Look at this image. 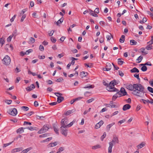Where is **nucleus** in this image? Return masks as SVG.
<instances>
[{
	"instance_id": "1",
	"label": "nucleus",
	"mask_w": 153,
	"mask_h": 153,
	"mask_svg": "<svg viewBox=\"0 0 153 153\" xmlns=\"http://www.w3.org/2000/svg\"><path fill=\"white\" fill-rule=\"evenodd\" d=\"M126 88L132 91V94L135 96L141 97L144 96L145 88L143 85L140 83L130 84L126 86Z\"/></svg>"
},
{
	"instance_id": "2",
	"label": "nucleus",
	"mask_w": 153,
	"mask_h": 153,
	"mask_svg": "<svg viewBox=\"0 0 153 153\" xmlns=\"http://www.w3.org/2000/svg\"><path fill=\"white\" fill-rule=\"evenodd\" d=\"M113 82H111L109 85L106 87V89L109 91L114 92L118 91L117 89L114 87V84Z\"/></svg>"
},
{
	"instance_id": "3",
	"label": "nucleus",
	"mask_w": 153,
	"mask_h": 153,
	"mask_svg": "<svg viewBox=\"0 0 153 153\" xmlns=\"http://www.w3.org/2000/svg\"><path fill=\"white\" fill-rule=\"evenodd\" d=\"M68 119L66 118L62 119L60 122L61 127H65L68 128Z\"/></svg>"
},
{
	"instance_id": "4",
	"label": "nucleus",
	"mask_w": 153,
	"mask_h": 153,
	"mask_svg": "<svg viewBox=\"0 0 153 153\" xmlns=\"http://www.w3.org/2000/svg\"><path fill=\"white\" fill-rule=\"evenodd\" d=\"M4 64L6 65H9L11 62V59L10 57L8 55H6L2 60Z\"/></svg>"
},
{
	"instance_id": "5",
	"label": "nucleus",
	"mask_w": 153,
	"mask_h": 153,
	"mask_svg": "<svg viewBox=\"0 0 153 153\" xmlns=\"http://www.w3.org/2000/svg\"><path fill=\"white\" fill-rule=\"evenodd\" d=\"M49 129V126L48 125H44L43 127L38 132V134L43 133L46 132Z\"/></svg>"
},
{
	"instance_id": "6",
	"label": "nucleus",
	"mask_w": 153,
	"mask_h": 153,
	"mask_svg": "<svg viewBox=\"0 0 153 153\" xmlns=\"http://www.w3.org/2000/svg\"><path fill=\"white\" fill-rule=\"evenodd\" d=\"M67 127H60V131L62 134L65 136L66 137L68 135V130Z\"/></svg>"
},
{
	"instance_id": "7",
	"label": "nucleus",
	"mask_w": 153,
	"mask_h": 153,
	"mask_svg": "<svg viewBox=\"0 0 153 153\" xmlns=\"http://www.w3.org/2000/svg\"><path fill=\"white\" fill-rule=\"evenodd\" d=\"M54 94L58 98H57V102L58 103H60L64 99V98L62 97H59L62 95V94L56 92L54 93Z\"/></svg>"
},
{
	"instance_id": "8",
	"label": "nucleus",
	"mask_w": 153,
	"mask_h": 153,
	"mask_svg": "<svg viewBox=\"0 0 153 153\" xmlns=\"http://www.w3.org/2000/svg\"><path fill=\"white\" fill-rule=\"evenodd\" d=\"M9 113L13 116H15L17 113V111L15 108H13L12 111H10Z\"/></svg>"
},
{
	"instance_id": "9",
	"label": "nucleus",
	"mask_w": 153,
	"mask_h": 153,
	"mask_svg": "<svg viewBox=\"0 0 153 153\" xmlns=\"http://www.w3.org/2000/svg\"><path fill=\"white\" fill-rule=\"evenodd\" d=\"M104 122L103 121L101 120L99 123H97L95 126V128L96 129L99 128L100 126L103 125Z\"/></svg>"
},
{
	"instance_id": "10",
	"label": "nucleus",
	"mask_w": 153,
	"mask_h": 153,
	"mask_svg": "<svg viewBox=\"0 0 153 153\" xmlns=\"http://www.w3.org/2000/svg\"><path fill=\"white\" fill-rule=\"evenodd\" d=\"M23 149L22 147L15 148L12 150L11 152L12 153H14L16 152H20Z\"/></svg>"
},
{
	"instance_id": "11",
	"label": "nucleus",
	"mask_w": 153,
	"mask_h": 153,
	"mask_svg": "<svg viewBox=\"0 0 153 153\" xmlns=\"http://www.w3.org/2000/svg\"><path fill=\"white\" fill-rule=\"evenodd\" d=\"M110 142H112V143L113 144H115L116 143H119V140L118 138L117 137H114L112 141Z\"/></svg>"
},
{
	"instance_id": "12",
	"label": "nucleus",
	"mask_w": 153,
	"mask_h": 153,
	"mask_svg": "<svg viewBox=\"0 0 153 153\" xmlns=\"http://www.w3.org/2000/svg\"><path fill=\"white\" fill-rule=\"evenodd\" d=\"M75 111V110L74 109L68 110L64 113V114L66 116H68L74 112Z\"/></svg>"
},
{
	"instance_id": "13",
	"label": "nucleus",
	"mask_w": 153,
	"mask_h": 153,
	"mask_svg": "<svg viewBox=\"0 0 153 153\" xmlns=\"http://www.w3.org/2000/svg\"><path fill=\"white\" fill-rule=\"evenodd\" d=\"M131 107V106L130 105L126 104L123 106V111H125L130 109Z\"/></svg>"
},
{
	"instance_id": "14",
	"label": "nucleus",
	"mask_w": 153,
	"mask_h": 153,
	"mask_svg": "<svg viewBox=\"0 0 153 153\" xmlns=\"http://www.w3.org/2000/svg\"><path fill=\"white\" fill-rule=\"evenodd\" d=\"M88 74L87 72H86L84 71H82L80 73V76L82 78H83L84 77H85L87 76Z\"/></svg>"
},
{
	"instance_id": "15",
	"label": "nucleus",
	"mask_w": 153,
	"mask_h": 153,
	"mask_svg": "<svg viewBox=\"0 0 153 153\" xmlns=\"http://www.w3.org/2000/svg\"><path fill=\"white\" fill-rule=\"evenodd\" d=\"M109 146L108 148V153H111L112 152V149L113 146V144L112 143V142H109Z\"/></svg>"
},
{
	"instance_id": "16",
	"label": "nucleus",
	"mask_w": 153,
	"mask_h": 153,
	"mask_svg": "<svg viewBox=\"0 0 153 153\" xmlns=\"http://www.w3.org/2000/svg\"><path fill=\"white\" fill-rule=\"evenodd\" d=\"M120 91L121 93L122 94L123 96H125L127 95V93L124 88H121Z\"/></svg>"
},
{
	"instance_id": "17",
	"label": "nucleus",
	"mask_w": 153,
	"mask_h": 153,
	"mask_svg": "<svg viewBox=\"0 0 153 153\" xmlns=\"http://www.w3.org/2000/svg\"><path fill=\"white\" fill-rule=\"evenodd\" d=\"M64 18L63 17H62L58 21L54 22V24H56L57 26H59V24H61L63 21Z\"/></svg>"
},
{
	"instance_id": "18",
	"label": "nucleus",
	"mask_w": 153,
	"mask_h": 153,
	"mask_svg": "<svg viewBox=\"0 0 153 153\" xmlns=\"http://www.w3.org/2000/svg\"><path fill=\"white\" fill-rule=\"evenodd\" d=\"M115 123L114 122H113L111 124H110L106 126V130L107 131H109L110 129V128L114 125L115 124Z\"/></svg>"
},
{
	"instance_id": "19",
	"label": "nucleus",
	"mask_w": 153,
	"mask_h": 153,
	"mask_svg": "<svg viewBox=\"0 0 153 153\" xmlns=\"http://www.w3.org/2000/svg\"><path fill=\"white\" fill-rule=\"evenodd\" d=\"M152 101H150L148 100H145L143 99H141L140 101L141 102L142 101L143 102V103H144V104H146V102H145V101H146L148 103H150L151 104H153V100L152 99Z\"/></svg>"
},
{
	"instance_id": "20",
	"label": "nucleus",
	"mask_w": 153,
	"mask_h": 153,
	"mask_svg": "<svg viewBox=\"0 0 153 153\" xmlns=\"http://www.w3.org/2000/svg\"><path fill=\"white\" fill-rule=\"evenodd\" d=\"M145 145V143L143 142L141 143L140 144L138 145L137 146V148H138V149H140L143 147H144Z\"/></svg>"
},
{
	"instance_id": "21",
	"label": "nucleus",
	"mask_w": 153,
	"mask_h": 153,
	"mask_svg": "<svg viewBox=\"0 0 153 153\" xmlns=\"http://www.w3.org/2000/svg\"><path fill=\"white\" fill-rule=\"evenodd\" d=\"M130 72L131 73H138L139 71L137 68L134 67L130 70Z\"/></svg>"
},
{
	"instance_id": "22",
	"label": "nucleus",
	"mask_w": 153,
	"mask_h": 153,
	"mask_svg": "<svg viewBox=\"0 0 153 153\" xmlns=\"http://www.w3.org/2000/svg\"><path fill=\"white\" fill-rule=\"evenodd\" d=\"M23 128V127H21L19 129H18L16 131V132L17 133H20V132H24V129H25L26 128Z\"/></svg>"
},
{
	"instance_id": "23",
	"label": "nucleus",
	"mask_w": 153,
	"mask_h": 153,
	"mask_svg": "<svg viewBox=\"0 0 153 153\" xmlns=\"http://www.w3.org/2000/svg\"><path fill=\"white\" fill-rule=\"evenodd\" d=\"M5 43V38L2 37L0 39V44H1V46H2Z\"/></svg>"
},
{
	"instance_id": "24",
	"label": "nucleus",
	"mask_w": 153,
	"mask_h": 153,
	"mask_svg": "<svg viewBox=\"0 0 153 153\" xmlns=\"http://www.w3.org/2000/svg\"><path fill=\"white\" fill-rule=\"evenodd\" d=\"M130 45H135L137 43V42L134 40H130Z\"/></svg>"
},
{
	"instance_id": "25",
	"label": "nucleus",
	"mask_w": 153,
	"mask_h": 153,
	"mask_svg": "<svg viewBox=\"0 0 153 153\" xmlns=\"http://www.w3.org/2000/svg\"><path fill=\"white\" fill-rule=\"evenodd\" d=\"M106 67L108 68V70L110 71L111 68V65L110 63H107L106 65Z\"/></svg>"
},
{
	"instance_id": "26",
	"label": "nucleus",
	"mask_w": 153,
	"mask_h": 153,
	"mask_svg": "<svg viewBox=\"0 0 153 153\" xmlns=\"http://www.w3.org/2000/svg\"><path fill=\"white\" fill-rule=\"evenodd\" d=\"M125 36L124 35H122L120 38V42L121 43L124 42L125 41Z\"/></svg>"
},
{
	"instance_id": "27",
	"label": "nucleus",
	"mask_w": 153,
	"mask_h": 153,
	"mask_svg": "<svg viewBox=\"0 0 153 153\" xmlns=\"http://www.w3.org/2000/svg\"><path fill=\"white\" fill-rule=\"evenodd\" d=\"M116 103H113V101L110 102V106L111 108H115L117 107Z\"/></svg>"
},
{
	"instance_id": "28",
	"label": "nucleus",
	"mask_w": 153,
	"mask_h": 153,
	"mask_svg": "<svg viewBox=\"0 0 153 153\" xmlns=\"http://www.w3.org/2000/svg\"><path fill=\"white\" fill-rule=\"evenodd\" d=\"M101 147V146L100 145H97L96 146H92V148L93 149H97L100 148Z\"/></svg>"
},
{
	"instance_id": "29",
	"label": "nucleus",
	"mask_w": 153,
	"mask_h": 153,
	"mask_svg": "<svg viewBox=\"0 0 153 153\" xmlns=\"http://www.w3.org/2000/svg\"><path fill=\"white\" fill-rule=\"evenodd\" d=\"M112 38H113L112 36L110 33H109L108 35H107L106 36L107 40H110Z\"/></svg>"
},
{
	"instance_id": "30",
	"label": "nucleus",
	"mask_w": 153,
	"mask_h": 153,
	"mask_svg": "<svg viewBox=\"0 0 153 153\" xmlns=\"http://www.w3.org/2000/svg\"><path fill=\"white\" fill-rule=\"evenodd\" d=\"M53 128L54 129V130L55 131V132H56V133L57 134H59V130L57 128H56L55 126H53Z\"/></svg>"
},
{
	"instance_id": "31",
	"label": "nucleus",
	"mask_w": 153,
	"mask_h": 153,
	"mask_svg": "<svg viewBox=\"0 0 153 153\" xmlns=\"http://www.w3.org/2000/svg\"><path fill=\"white\" fill-rule=\"evenodd\" d=\"M32 149V148L31 147L25 149L23 150V151H22V152H23V153H27V152H28V151H29L31 149Z\"/></svg>"
},
{
	"instance_id": "32",
	"label": "nucleus",
	"mask_w": 153,
	"mask_h": 153,
	"mask_svg": "<svg viewBox=\"0 0 153 153\" xmlns=\"http://www.w3.org/2000/svg\"><path fill=\"white\" fill-rule=\"evenodd\" d=\"M49 145L50 147H53L57 145V142H54L53 143H50Z\"/></svg>"
},
{
	"instance_id": "33",
	"label": "nucleus",
	"mask_w": 153,
	"mask_h": 153,
	"mask_svg": "<svg viewBox=\"0 0 153 153\" xmlns=\"http://www.w3.org/2000/svg\"><path fill=\"white\" fill-rule=\"evenodd\" d=\"M36 128L35 127H33L32 126H30V127H27V128H25L27 129H28L30 130V131H33L34 130H35Z\"/></svg>"
},
{
	"instance_id": "34",
	"label": "nucleus",
	"mask_w": 153,
	"mask_h": 153,
	"mask_svg": "<svg viewBox=\"0 0 153 153\" xmlns=\"http://www.w3.org/2000/svg\"><path fill=\"white\" fill-rule=\"evenodd\" d=\"M118 63L119 65H121L123 64V61L121 59H118Z\"/></svg>"
},
{
	"instance_id": "35",
	"label": "nucleus",
	"mask_w": 153,
	"mask_h": 153,
	"mask_svg": "<svg viewBox=\"0 0 153 153\" xmlns=\"http://www.w3.org/2000/svg\"><path fill=\"white\" fill-rule=\"evenodd\" d=\"M64 150V148L63 147H61L58 149V151L56 153H60L61 152H62Z\"/></svg>"
},
{
	"instance_id": "36",
	"label": "nucleus",
	"mask_w": 153,
	"mask_h": 153,
	"mask_svg": "<svg viewBox=\"0 0 153 153\" xmlns=\"http://www.w3.org/2000/svg\"><path fill=\"white\" fill-rule=\"evenodd\" d=\"M142 53H144L145 55L147 54L148 53L147 51H145V49L144 48H142L140 49Z\"/></svg>"
},
{
	"instance_id": "37",
	"label": "nucleus",
	"mask_w": 153,
	"mask_h": 153,
	"mask_svg": "<svg viewBox=\"0 0 153 153\" xmlns=\"http://www.w3.org/2000/svg\"><path fill=\"white\" fill-rule=\"evenodd\" d=\"M117 90L118 91H116V92H117V93H116V94L117 95H118V97H121V96H122V94L121 93L120 91H119V90L117 89Z\"/></svg>"
},
{
	"instance_id": "38",
	"label": "nucleus",
	"mask_w": 153,
	"mask_h": 153,
	"mask_svg": "<svg viewBox=\"0 0 153 153\" xmlns=\"http://www.w3.org/2000/svg\"><path fill=\"white\" fill-rule=\"evenodd\" d=\"M94 87V86L93 85H89L88 86H85L84 87V88H93Z\"/></svg>"
},
{
	"instance_id": "39",
	"label": "nucleus",
	"mask_w": 153,
	"mask_h": 153,
	"mask_svg": "<svg viewBox=\"0 0 153 153\" xmlns=\"http://www.w3.org/2000/svg\"><path fill=\"white\" fill-rule=\"evenodd\" d=\"M75 123V121L74 120L70 123H68V128L71 127Z\"/></svg>"
},
{
	"instance_id": "40",
	"label": "nucleus",
	"mask_w": 153,
	"mask_h": 153,
	"mask_svg": "<svg viewBox=\"0 0 153 153\" xmlns=\"http://www.w3.org/2000/svg\"><path fill=\"white\" fill-rule=\"evenodd\" d=\"M35 42V39L33 37H30V38L29 42L30 43H33Z\"/></svg>"
},
{
	"instance_id": "41",
	"label": "nucleus",
	"mask_w": 153,
	"mask_h": 153,
	"mask_svg": "<svg viewBox=\"0 0 153 153\" xmlns=\"http://www.w3.org/2000/svg\"><path fill=\"white\" fill-rule=\"evenodd\" d=\"M13 36V35H12L9 36L7 39V41L8 42H10L11 41L12 38Z\"/></svg>"
},
{
	"instance_id": "42",
	"label": "nucleus",
	"mask_w": 153,
	"mask_h": 153,
	"mask_svg": "<svg viewBox=\"0 0 153 153\" xmlns=\"http://www.w3.org/2000/svg\"><path fill=\"white\" fill-rule=\"evenodd\" d=\"M141 70L142 71H145L147 70V67L145 65L143 66L141 68Z\"/></svg>"
},
{
	"instance_id": "43",
	"label": "nucleus",
	"mask_w": 153,
	"mask_h": 153,
	"mask_svg": "<svg viewBox=\"0 0 153 153\" xmlns=\"http://www.w3.org/2000/svg\"><path fill=\"white\" fill-rule=\"evenodd\" d=\"M147 89L149 92L152 93H153V88L150 87H148Z\"/></svg>"
},
{
	"instance_id": "44",
	"label": "nucleus",
	"mask_w": 153,
	"mask_h": 153,
	"mask_svg": "<svg viewBox=\"0 0 153 153\" xmlns=\"http://www.w3.org/2000/svg\"><path fill=\"white\" fill-rule=\"evenodd\" d=\"M21 108L22 109H23L25 111H27L29 110V108L27 107L23 106L21 107Z\"/></svg>"
},
{
	"instance_id": "45",
	"label": "nucleus",
	"mask_w": 153,
	"mask_h": 153,
	"mask_svg": "<svg viewBox=\"0 0 153 153\" xmlns=\"http://www.w3.org/2000/svg\"><path fill=\"white\" fill-rule=\"evenodd\" d=\"M143 59V57L142 56H140L137 59V60H138L139 61L138 62V63H140L141 62V60Z\"/></svg>"
},
{
	"instance_id": "46",
	"label": "nucleus",
	"mask_w": 153,
	"mask_h": 153,
	"mask_svg": "<svg viewBox=\"0 0 153 153\" xmlns=\"http://www.w3.org/2000/svg\"><path fill=\"white\" fill-rule=\"evenodd\" d=\"M51 41L53 43H55L56 42V39L53 37H51Z\"/></svg>"
},
{
	"instance_id": "47",
	"label": "nucleus",
	"mask_w": 153,
	"mask_h": 153,
	"mask_svg": "<svg viewBox=\"0 0 153 153\" xmlns=\"http://www.w3.org/2000/svg\"><path fill=\"white\" fill-rule=\"evenodd\" d=\"M48 134L45 133L39 135V137H46L47 136Z\"/></svg>"
},
{
	"instance_id": "48",
	"label": "nucleus",
	"mask_w": 153,
	"mask_h": 153,
	"mask_svg": "<svg viewBox=\"0 0 153 153\" xmlns=\"http://www.w3.org/2000/svg\"><path fill=\"white\" fill-rule=\"evenodd\" d=\"M118 96V95H117L116 94L113 96L112 98V100L114 101L118 97H119Z\"/></svg>"
},
{
	"instance_id": "49",
	"label": "nucleus",
	"mask_w": 153,
	"mask_h": 153,
	"mask_svg": "<svg viewBox=\"0 0 153 153\" xmlns=\"http://www.w3.org/2000/svg\"><path fill=\"white\" fill-rule=\"evenodd\" d=\"M106 133L105 132L103 133V135L101 137V139L102 141L103 140L104 138L106 137Z\"/></svg>"
},
{
	"instance_id": "50",
	"label": "nucleus",
	"mask_w": 153,
	"mask_h": 153,
	"mask_svg": "<svg viewBox=\"0 0 153 153\" xmlns=\"http://www.w3.org/2000/svg\"><path fill=\"white\" fill-rule=\"evenodd\" d=\"M134 77L137 78L138 80H140V78L139 77V74H137L136 73L135 74H134Z\"/></svg>"
},
{
	"instance_id": "51",
	"label": "nucleus",
	"mask_w": 153,
	"mask_h": 153,
	"mask_svg": "<svg viewBox=\"0 0 153 153\" xmlns=\"http://www.w3.org/2000/svg\"><path fill=\"white\" fill-rule=\"evenodd\" d=\"M12 102V100H5V102L8 105L10 104Z\"/></svg>"
},
{
	"instance_id": "52",
	"label": "nucleus",
	"mask_w": 153,
	"mask_h": 153,
	"mask_svg": "<svg viewBox=\"0 0 153 153\" xmlns=\"http://www.w3.org/2000/svg\"><path fill=\"white\" fill-rule=\"evenodd\" d=\"M146 49L148 50H150L152 49V46H150V45H148L145 48Z\"/></svg>"
},
{
	"instance_id": "53",
	"label": "nucleus",
	"mask_w": 153,
	"mask_h": 153,
	"mask_svg": "<svg viewBox=\"0 0 153 153\" xmlns=\"http://www.w3.org/2000/svg\"><path fill=\"white\" fill-rule=\"evenodd\" d=\"M33 51V50L31 49H29L26 51L25 52V53L26 54H28L32 52Z\"/></svg>"
},
{
	"instance_id": "54",
	"label": "nucleus",
	"mask_w": 153,
	"mask_h": 153,
	"mask_svg": "<svg viewBox=\"0 0 153 153\" xmlns=\"http://www.w3.org/2000/svg\"><path fill=\"white\" fill-rule=\"evenodd\" d=\"M94 100V99L93 98H91L90 99L88 100L87 101V102L88 103H90L91 102H92V101H93Z\"/></svg>"
},
{
	"instance_id": "55",
	"label": "nucleus",
	"mask_w": 153,
	"mask_h": 153,
	"mask_svg": "<svg viewBox=\"0 0 153 153\" xmlns=\"http://www.w3.org/2000/svg\"><path fill=\"white\" fill-rule=\"evenodd\" d=\"M39 49L42 51H43L44 50V47L42 45H40L39 47Z\"/></svg>"
},
{
	"instance_id": "56",
	"label": "nucleus",
	"mask_w": 153,
	"mask_h": 153,
	"mask_svg": "<svg viewBox=\"0 0 153 153\" xmlns=\"http://www.w3.org/2000/svg\"><path fill=\"white\" fill-rule=\"evenodd\" d=\"M36 117L37 119H42V120L44 119V117L43 116H38V115L36 116Z\"/></svg>"
},
{
	"instance_id": "57",
	"label": "nucleus",
	"mask_w": 153,
	"mask_h": 153,
	"mask_svg": "<svg viewBox=\"0 0 153 153\" xmlns=\"http://www.w3.org/2000/svg\"><path fill=\"white\" fill-rule=\"evenodd\" d=\"M25 17H26V15L25 14L23 15L21 18V22H23L24 19L25 18Z\"/></svg>"
},
{
	"instance_id": "58",
	"label": "nucleus",
	"mask_w": 153,
	"mask_h": 153,
	"mask_svg": "<svg viewBox=\"0 0 153 153\" xmlns=\"http://www.w3.org/2000/svg\"><path fill=\"white\" fill-rule=\"evenodd\" d=\"M13 142H11L10 143H6V144H4V146H3V147H7V146H9V145L11 144Z\"/></svg>"
},
{
	"instance_id": "59",
	"label": "nucleus",
	"mask_w": 153,
	"mask_h": 153,
	"mask_svg": "<svg viewBox=\"0 0 153 153\" xmlns=\"http://www.w3.org/2000/svg\"><path fill=\"white\" fill-rule=\"evenodd\" d=\"M89 12L90 13V14L92 16H93V15H94V14L95 13H94V12L91 10H89Z\"/></svg>"
},
{
	"instance_id": "60",
	"label": "nucleus",
	"mask_w": 153,
	"mask_h": 153,
	"mask_svg": "<svg viewBox=\"0 0 153 153\" xmlns=\"http://www.w3.org/2000/svg\"><path fill=\"white\" fill-rule=\"evenodd\" d=\"M54 32V31L53 30H51L50 32L48 33L49 36H52L53 35Z\"/></svg>"
},
{
	"instance_id": "61",
	"label": "nucleus",
	"mask_w": 153,
	"mask_h": 153,
	"mask_svg": "<svg viewBox=\"0 0 153 153\" xmlns=\"http://www.w3.org/2000/svg\"><path fill=\"white\" fill-rule=\"evenodd\" d=\"M119 75L121 76H123L124 75V74L122 71H119Z\"/></svg>"
},
{
	"instance_id": "62",
	"label": "nucleus",
	"mask_w": 153,
	"mask_h": 153,
	"mask_svg": "<svg viewBox=\"0 0 153 153\" xmlns=\"http://www.w3.org/2000/svg\"><path fill=\"white\" fill-rule=\"evenodd\" d=\"M63 80V79L62 78H60L56 80V81L58 82H60Z\"/></svg>"
},
{
	"instance_id": "63",
	"label": "nucleus",
	"mask_w": 153,
	"mask_h": 153,
	"mask_svg": "<svg viewBox=\"0 0 153 153\" xmlns=\"http://www.w3.org/2000/svg\"><path fill=\"white\" fill-rule=\"evenodd\" d=\"M94 12L97 13H98L100 12L99 8H96L94 10Z\"/></svg>"
},
{
	"instance_id": "64",
	"label": "nucleus",
	"mask_w": 153,
	"mask_h": 153,
	"mask_svg": "<svg viewBox=\"0 0 153 153\" xmlns=\"http://www.w3.org/2000/svg\"><path fill=\"white\" fill-rule=\"evenodd\" d=\"M141 108V106L140 105H138L136 108V110L137 111H138L139 110L140 108Z\"/></svg>"
}]
</instances>
